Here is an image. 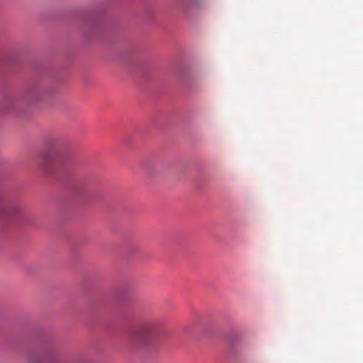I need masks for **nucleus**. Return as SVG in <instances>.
I'll return each instance as SVG.
<instances>
[{"mask_svg": "<svg viewBox=\"0 0 363 363\" xmlns=\"http://www.w3.org/2000/svg\"><path fill=\"white\" fill-rule=\"evenodd\" d=\"M21 208L17 204L0 206V214L5 216L9 218H14L20 214Z\"/></svg>", "mask_w": 363, "mask_h": 363, "instance_id": "nucleus-2", "label": "nucleus"}, {"mask_svg": "<svg viewBox=\"0 0 363 363\" xmlns=\"http://www.w3.org/2000/svg\"><path fill=\"white\" fill-rule=\"evenodd\" d=\"M48 93L47 90L42 89H35L29 93V95L31 98L35 101H38L44 97V96Z\"/></svg>", "mask_w": 363, "mask_h": 363, "instance_id": "nucleus-3", "label": "nucleus"}, {"mask_svg": "<svg viewBox=\"0 0 363 363\" xmlns=\"http://www.w3.org/2000/svg\"><path fill=\"white\" fill-rule=\"evenodd\" d=\"M155 328V323L149 322L143 324L140 328H134L129 333L130 337L135 340L147 342L148 336L151 335Z\"/></svg>", "mask_w": 363, "mask_h": 363, "instance_id": "nucleus-1", "label": "nucleus"}, {"mask_svg": "<svg viewBox=\"0 0 363 363\" xmlns=\"http://www.w3.org/2000/svg\"><path fill=\"white\" fill-rule=\"evenodd\" d=\"M48 160H52V157L48 158Z\"/></svg>", "mask_w": 363, "mask_h": 363, "instance_id": "nucleus-4", "label": "nucleus"}]
</instances>
